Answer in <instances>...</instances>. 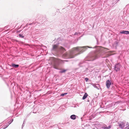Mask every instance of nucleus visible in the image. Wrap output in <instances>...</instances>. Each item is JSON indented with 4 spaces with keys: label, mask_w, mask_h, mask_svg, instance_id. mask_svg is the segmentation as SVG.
Masks as SVG:
<instances>
[{
    "label": "nucleus",
    "mask_w": 129,
    "mask_h": 129,
    "mask_svg": "<svg viewBox=\"0 0 129 129\" xmlns=\"http://www.w3.org/2000/svg\"><path fill=\"white\" fill-rule=\"evenodd\" d=\"M96 48L95 52L92 53L89 55L90 61H93L98 57V54L102 50L103 48L101 47L95 46L93 47L88 46L83 47H74L72 50L68 53L63 54V57L67 58H74L75 56L83 53L87 49V48Z\"/></svg>",
    "instance_id": "nucleus-1"
},
{
    "label": "nucleus",
    "mask_w": 129,
    "mask_h": 129,
    "mask_svg": "<svg viewBox=\"0 0 129 129\" xmlns=\"http://www.w3.org/2000/svg\"><path fill=\"white\" fill-rule=\"evenodd\" d=\"M51 51L56 52L57 53L60 52H62L65 51V49L63 47H59L57 45L55 44L53 45V47L51 49Z\"/></svg>",
    "instance_id": "nucleus-2"
},
{
    "label": "nucleus",
    "mask_w": 129,
    "mask_h": 129,
    "mask_svg": "<svg viewBox=\"0 0 129 129\" xmlns=\"http://www.w3.org/2000/svg\"><path fill=\"white\" fill-rule=\"evenodd\" d=\"M88 65V63L86 61H81L78 64V65L80 67H86Z\"/></svg>",
    "instance_id": "nucleus-3"
},
{
    "label": "nucleus",
    "mask_w": 129,
    "mask_h": 129,
    "mask_svg": "<svg viewBox=\"0 0 129 129\" xmlns=\"http://www.w3.org/2000/svg\"><path fill=\"white\" fill-rule=\"evenodd\" d=\"M60 64L58 62H56L54 63L53 64V68L55 69L60 70L61 69L60 68Z\"/></svg>",
    "instance_id": "nucleus-4"
},
{
    "label": "nucleus",
    "mask_w": 129,
    "mask_h": 129,
    "mask_svg": "<svg viewBox=\"0 0 129 129\" xmlns=\"http://www.w3.org/2000/svg\"><path fill=\"white\" fill-rule=\"evenodd\" d=\"M120 65L119 63H117L116 64L115 66L114 70L116 72L119 71L120 70Z\"/></svg>",
    "instance_id": "nucleus-5"
},
{
    "label": "nucleus",
    "mask_w": 129,
    "mask_h": 129,
    "mask_svg": "<svg viewBox=\"0 0 129 129\" xmlns=\"http://www.w3.org/2000/svg\"><path fill=\"white\" fill-rule=\"evenodd\" d=\"M111 84L113 83L111 82V81L109 80H107L106 82V85L107 88L109 89Z\"/></svg>",
    "instance_id": "nucleus-6"
},
{
    "label": "nucleus",
    "mask_w": 129,
    "mask_h": 129,
    "mask_svg": "<svg viewBox=\"0 0 129 129\" xmlns=\"http://www.w3.org/2000/svg\"><path fill=\"white\" fill-rule=\"evenodd\" d=\"M48 122V121H46L45 119H43L41 121V122L40 124V126H42V125H43V126H44V125H45V126H47V122Z\"/></svg>",
    "instance_id": "nucleus-7"
},
{
    "label": "nucleus",
    "mask_w": 129,
    "mask_h": 129,
    "mask_svg": "<svg viewBox=\"0 0 129 129\" xmlns=\"http://www.w3.org/2000/svg\"><path fill=\"white\" fill-rule=\"evenodd\" d=\"M118 124L119 127L121 129L123 128L125 126L124 123L122 122H120V123H118Z\"/></svg>",
    "instance_id": "nucleus-8"
},
{
    "label": "nucleus",
    "mask_w": 129,
    "mask_h": 129,
    "mask_svg": "<svg viewBox=\"0 0 129 129\" xmlns=\"http://www.w3.org/2000/svg\"><path fill=\"white\" fill-rule=\"evenodd\" d=\"M10 66L13 67V68H17L19 66V65L17 64H15L14 63H12Z\"/></svg>",
    "instance_id": "nucleus-9"
},
{
    "label": "nucleus",
    "mask_w": 129,
    "mask_h": 129,
    "mask_svg": "<svg viewBox=\"0 0 129 129\" xmlns=\"http://www.w3.org/2000/svg\"><path fill=\"white\" fill-rule=\"evenodd\" d=\"M119 33L121 34H124L127 35L129 34V31L126 30H123L122 31H120Z\"/></svg>",
    "instance_id": "nucleus-10"
},
{
    "label": "nucleus",
    "mask_w": 129,
    "mask_h": 129,
    "mask_svg": "<svg viewBox=\"0 0 129 129\" xmlns=\"http://www.w3.org/2000/svg\"><path fill=\"white\" fill-rule=\"evenodd\" d=\"M17 37L20 38L24 39L25 40H26V38H25V36L24 35H23V34H19L18 36H17Z\"/></svg>",
    "instance_id": "nucleus-11"
},
{
    "label": "nucleus",
    "mask_w": 129,
    "mask_h": 129,
    "mask_svg": "<svg viewBox=\"0 0 129 129\" xmlns=\"http://www.w3.org/2000/svg\"><path fill=\"white\" fill-rule=\"evenodd\" d=\"M38 108L37 107H36L34 108V110H33V113H36L37 112H38V113H39V112L38 111Z\"/></svg>",
    "instance_id": "nucleus-12"
},
{
    "label": "nucleus",
    "mask_w": 129,
    "mask_h": 129,
    "mask_svg": "<svg viewBox=\"0 0 129 129\" xmlns=\"http://www.w3.org/2000/svg\"><path fill=\"white\" fill-rule=\"evenodd\" d=\"M76 116L75 115H72L71 116L70 118L73 120H75L76 118Z\"/></svg>",
    "instance_id": "nucleus-13"
},
{
    "label": "nucleus",
    "mask_w": 129,
    "mask_h": 129,
    "mask_svg": "<svg viewBox=\"0 0 129 129\" xmlns=\"http://www.w3.org/2000/svg\"><path fill=\"white\" fill-rule=\"evenodd\" d=\"M88 96V94L86 93H85L82 98L83 100H84L86 99Z\"/></svg>",
    "instance_id": "nucleus-14"
},
{
    "label": "nucleus",
    "mask_w": 129,
    "mask_h": 129,
    "mask_svg": "<svg viewBox=\"0 0 129 129\" xmlns=\"http://www.w3.org/2000/svg\"><path fill=\"white\" fill-rule=\"evenodd\" d=\"M60 70H61V71L59 72V73H64L67 71V70L61 69Z\"/></svg>",
    "instance_id": "nucleus-15"
},
{
    "label": "nucleus",
    "mask_w": 129,
    "mask_h": 129,
    "mask_svg": "<svg viewBox=\"0 0 129 129\" xmlns=\"http://www.w3.org/2000/svg\"><path fill=\"white\" fill-rule=\"evenodd\" d=\"M11 40L12 42H20L21 43H23V42H21V41L20 42L18 40H15V39H11Z\"/></svg>",
    "instance_id": "nucleus-16"
},
{
    "label": "nucleus",
    "mask_w": 129,
    "mask_h": 129,
    "mask_svg": "<svg viewBox=\"0 0 129 129\" xmlns=\"http://www.w3.org/2000/svg\"><path fill=\"white\" fill-rule=\"evenodd\" d=\"M111 126L109 125L108 127H105L104 126H103L102 127V128L104 129H109L111 128Z\"/></svg>",
    "instance_id": "nucleus-17"
},
{
    "label": "nucleus",
    "mask_w": 129,
    "mask_h": 129,
    "mask_svg": "<svg viewBox=\"0 0 129 129\" xmlns=\"http://www.w3.org/2000/svg\"><path fill=\"white\" fill-rule=\"evenodd\" d=\"M42 16L40 14H38L36 17V18L37 19H40L42 17Z\"/></svg>",
    "instance_id": "nucleus-18"
},
{
    "label": "nucleus",
    "mask_w": 129,
    "mask_h": 129,
    "mask_svg": "<svg viewBox=\"0 0 129 129\" xmlns=\"http://www.w3.org/2000/svg\"><path fill=\"white\" fill-rule=\"evenodd\" d=\"M119 0H113L112 2V4H116Z\"/></svg>",
    "instance_id": "nucleus-19"
},
{
    "label": "nucleus",
    "mask_w": 129,
    "mask_h": 129,
    "mask_svg": "<svg viewBox=\"0 0 129 129\" xmlns=\"http://www.w3.org/2000/svg\"><path fill=\"white\" fill-rule=\"evenodd\" d=\"M93 86L94 87L98 89H99L98 88V86H99V85L98 84H93Z\"/></svg>",
    "instance_id": "nucleus-20"
},
{
    "label": "nucleus",
    "mask_w": 129,
    "mask_h": 129,
    "mask_svg": "<svg viewBox=\"0 0 129 129\" xmlns=\"http://www.w3.org/2000/svg\"><path fill=\"white\" fill-rule=\"evenodd\" d=\"M13 119H11L9 121L8 123L9 124H10L13 121Z\"/></svg>",
    "instance_id": "nucleus-21"
},
{
    "label": "nucleus",
    "mask_w": 129,
    "mask_h": 129,
    "mask_svg": "<svg viewBox=\"0 0 129 129\" xmlns=\"http://www.w3.org/2000/svg\"><path fill=\"white\" fill-rule=\"evenodd\" d=\"M5 128H3V129H5L8 126L9 124H6H6H5Z\"/></svg>",
    "instance_id": "nucleus-22"
},
{
    "label": "nucleus",
    "mask_w": 129,
    "mask_h": 129,
    "mask_svg": "<svg viewBox=\"0 0 129 129\" xmlns=\"http://www.w3.org/2000/svg\"><path fill=\"white\" fill-rule=\"evenodd\" d=\"M89 79L87 78H85V80L86 82H87Z\"/></svg>",
    "instance_id": "nucleus-23"
},
{
    "label": "nucleus",
    "mask_w": 129,
    "mask_h": 129,
    "mask_svg": "<svg viewBox=\"0 0 129 129\" xmlns=\"http://www.w3.org/2000/svg\"><path fill=\"white\" fill-rule=\"evenodd\" d=\"M95 38L96 39V40L97 41V44L98 45L99 44V43H98V39L97 38H96L95 37Z\"/></svg>",
    "instance_id": "nucleus-24"
},
{
    "label": "nucleus",
    "mask_w": 129,
    "mask_h": 129,
    "mask_svg": "<svg viewBox=\"0 0 129 129\" xmlns=\"http://www.w3.org/2000/svg\"><path fill=\"white\" fill-rule=\"evenodd\" d=\"M115 44H116V45H117L118 44V42L117 41H116L115 42Z\"/></svg>",
    "instance_id": "nucleus-25"
},
{
    "label": "nucleus",
    "mask_w": 129,
    "mask_h": 129,
    "mask_svg": "<svg viewBox=\"0 0 129 129\" xmlns=\"http://www.w3.org/2000/svg\"><path fill=\"white\" fill-rule=\"evenodd\" d=\"M64 95V93H62L60 94V96H63Z\"/></svg>",
    "instance_id": "nucleus-26"
},
{
    "label": "nucleus",
    "mask_w": 129,
    "mask_h": 129,
    "mask_svg": "<svg viewBox=\"0 0 129 129\" xmlns=\"http://www.w3.org/2000/svg\"><path fill=\"white\" fill-rule=\"evenodd\" d=\"M24 121H23V124L22 125V128L24 126Z\"/></svg>",
    "instance_id": "nucleus-27"
},
{
    "label": "nucleus",
    "mask_w": 129,
    "mask_h": 129,
    "mask_svg": "<svg viewBox=\"0 0 129 129\" xmlns=\"http://www.w3.org/2000/svg\"><path fill=\"white\" fill-rule=\"evenodd\" d=\"M87 71L86 70H85V71H83V73H86L87 72Z\"/></svg>",
    "instance_id": "nucleus-28"
},
{
    "label": "nucleus",
    "mask_w": 129,
    "mask_h": 129,
    "mask_svg": "<svg viewBox=\"0 0 129 129\" xmlns=\"http://www.w3.org/2000/svg\"><path fill=\"white\" fill-rule=\"evenodd\" d=\"M125 129H129V126H127L125 128Z\"/></svg>",
    "instance_id": "nucleus-29"
},
{
    "label": "nucleus",
    "mask_w": 129,
    "mask_h": 129,
    "mask_svg": "<svg viewBox=\"0 0 129 129\" xmlns=\"http://www.w3.org/2000/svg\"><path fill=\"white\" fill-rule=\"evenodd\" d=\"M78 33H77L76 32L74 34V35H76L78 34Z\"/></svg>",
    "instance_id": "nucleus-30"
},
{
    "label": "nucleus",
    "mask_w": 129,
    "mask_h": 129,
    "mask_svg": "<svg viewBox=\"0 0 129 129\" xmlns=\"http://www.w3.org/2000/svg\"><path fill=\"white\" fill-rule=\"evenodd\" d=\"M67 94V93H64V95Z\"/></svg>",
    "instance_id": "nucleus-31"
},
{
    "label": "nucleus",
    "mask_w": 129,
    "mask_h": 129,
    "mask_svg": "<svg viewBox=\"0 0 129 129\" xmlns=\"http://www.w3.org/2000/svg\"><path fill=\"white\" fill-rule=\"evenodd\" d=\"M93 129H95V128H97L96 127H95V128H92Z\"/></svg>",
    "instance_id": "nucleus-32"
},
{
    "label": "nucleus",
    "mask_w": 129,
    "mask_h": 129,
    "mask_svg": "<svg viewBox=\"0 0 129 129\" xmlns=\"http://www.w3.org/2000/svg\"><path fill=\"white\" fill-rule=\"evenodd\" d=\"M24 122H25V120H24Z\"/></svg>",
    "instance_id": "nucleus-33"
},
{
    "label": "nucleus",
    "mask_w": 129,
    "mask_h": 129,
    "mask_svg": "<svg viewBox=\"0 0 129 129\" xmlns=\"http://www.w3.org/2000/svg\"><path fill=\"white\" fill-rule=\"evenodd\" d=\"M87 102H89V100H88V101H87Z\"/></svg>",
    "instance_id": "nucleus-34"
},
{
    "label": "nucleus",
    "mask_w": 129,
    "mask_h": 129,
    "mask_svg": "<svg viewBox=\"0 0 129 129\" xmlns=\"http://www.w3.org/2000/svg\"><path fill=\"white\" fill-rule=\"evenodd\" d=\"M65 61H67V60H65Z\"/></svg>",
    "instance_id": "nucleus-35"
}]
</instances>
